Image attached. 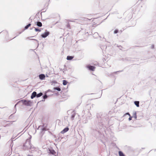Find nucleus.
Here are the masks:
<instances>
[{"mask_svg":"<svg viewBox=\"0 0 156 156\" xmlns=\"http://www.w3.org/2000/svg\"><path fill=\"white\" fill-rule=\"evenodd\" d=\"M23 104L27 106H30L32 105V102L30 101L24 100L23 101Z\"/></svg>","mask_w":156,"mask_h":156,"instance_id":"nucleus-1","label":"nucleus"},{"mask_svg":"<svg viewBox=\"0 0 156 156\" xmlns=\"http://www.w3.org/2000/svg\"><path fill=\"white\" fill-rule=\"evenodd\" d=\"M24 147H26L25 149H31L30 143V142H26L24 145Z\"/></svg>","mask_w":156,"mask_h":156,"instance_id":"nucleus-2","label":"nucleus"},{"mask_svg":"<svg viewBox=\"0 0 156 156\" xmlns=\"http://www.w3.org/2000/svg\"><path fill=\"white\" fill-rule=\"evenodd\" d=\"M49 34V32H46L41 35V36L42 37L45 38Z\"/></svg>","mask_w":156,"mask_h":156,"instance_id":"nucleus-3","label":"nucleus"},{"mask_svg":"<svg viewBox=\"0 0 156 156\" xmlns=\"http://www.w3.org/2000/svg\"><path fill=\"white\" fill-rule=\"evenodd\" d=\"M87 68L89 69L92 71H94V69H95V67L94 66H90L89 65L87 66Z\"/></svg>","mask_w":156,"mask_h":156,"instance_id":"nucleus-4","label":"nucleus"},{"mask_svg":"<svg viewBox=\"0 0 156 156\" xmlns=\"http://www.w3.org/2000/svg\"><path fill=\"white\" fill-rule=\"evenodd\" d=\"M69 129L68 127H66L64 128L61 132V133L63 134L69 130Z\"/></svg>","mask_w":156,"mask_h":156,"instance_id":"nucleus-5","label":"nucleus"},{"mask_svg":"<svg viewBox=\"0 0 156 156\" xmlns=\"http://www.w3.org/2000/svg\"><path fill=\"white\" fill-rule=\"evenodd\" d=\"M39 78L41 80H44L45 78V76L44 74H41L39 75Z\"/></svg>","mask_w":156,"mask_h":156,"instance_id":"nucleus-6","label":"nucleus"},{"mask_svg":"<svg viewBox=\"0 0 156 156\" xmlns=\"http://www.w3.org/2000/svg\"><path fill=\"white\" fill-rule=\"evenodd\" d=\"M37 95V93L36 92L34 91L32 94V95L31 96V99H33Z\"/></svg>","mask_w":156,"mask_h":156,"instance_id":"nucleus-7","label":"nucleus"},{"mask_svg":"<svg viewBox=\"0 0 156 156\" xmlns=\"http://www.w3.org/2000/svg\"><path fill=\"white\" fill-rule=\"evenodd\" d=\"M73 57L71 56H68L67 58V59L68 60H71L73 58Z\"/></svg>","mask_w":156,"mask_h":156,"instance_id":"nucleus-8","label":"nucleus"},{"mask_svg":"<svg viewBox=\"0 0 156 156\" xmlns=\"http://www.w3.org/2000/svg\"><path fill=\"white\" fill-rule=\"evenodd\" d=\"M37 25L39 27H41L42 26V24L41 22H38L37 23Z\"/></svg>","mask_w":156,"mask_h":156,"instance_id":"nucleus-9","label":"nucleus"},{"mask_svg":"<svg viewBox=\"0 0 156 156\" xmlns=\"http://www.w3.org/2000/svg\"><path fill=\"white\" fill-rule=\"evenodd\" d=\"M139 101H135L134 102V103L135 105L137 107H139Z\"/></svg>","mask_w":156,"mask_h":156,"instance_id":"nucleus-10","label":"nucleus"},{"mask_svg":"<svg viewBox=\"0 0 156 156\" xmlns=\"http://www.w3.org/2000/svg\"><path fill=\"white\" fill-rule=\"evenodd\" d=\"M119 156H125L123 153L121 151H119Z\"/></svg>","mask_w":156,"mask_h":156,"instance_id":"nucleus-11","label":"nucleus"},{"mask_svg":"<svg viewBox=\"0 0 156 156\" xmlns=\"http://www.w3.org/2000/svg\"><path fill=\"white\" fill-rule=\"evenodd\" d=\"M51 153L53 155H55L56 154L55 152L53 150H51L50 151Z\"/></svg>","mask_w":156,"mask_h":156,"instance_id":"nucleus-12","label":"nucleus"},{"mask_svg":"<svg viewBox=\"0 0 156 156\" xmlns=\"http://www.w3.org/2000/svg\"><path fill=\"white\" fill-rule=\"evenodd\" d=\"M42 95V93H40L36 95L37 97H39Z\"/></svg>","mask_w":156,"mask_h":156,"instance_id":"nucleus-13","label":"nucleus"},{"mask_svg":"<svg viewBox=\"0 0 156 156\" xmlns=\"http://www.w3.org/2000/svg\"><path fill=\"white\" fill-rule=\"evenodd\" d=\"M67 82L66 80H63V84L64 85H66L67 84Z\"/></svg>","mask_w":156,"mask_h":156,"instance_id":"nucleus-14","label":"nucleus"},{"mask_svg":"<svg viewBox=\"0 0 156 156\" xmlns=\"http://www.w3.org/2000/svg\"><path fill=\"white\" fill-rule=\"evenodd\" d=\"M54 90H57L58 91H60L61 90V89L59 87H54Z\"/></svg>","mask_w":156,"mask_h":156,"instance_id":"nucleus-15","label":"nucleus"},{"mask_svg":"<svg viewBox=\"0 0 156 156\" xmlns=\"http://www.w3.org/2000/svg\"><path fill=\"white\" fill-rule=\"evenodd\" d=\"M31 25V24L29 23L25 27V29H27L29 27H30Z\"/></svg>","mask_w":156,"mask_h":156,"instance_id":"nucleus-16","label":"nucleus"},{"mask_svg":"<svg viewBox=\"0 0 156 156\" xmlns=\"http://www.w3.org/2000/svg\"><path fill=\"white\" fill-rule=\"evenodd\" d=\"M35 30L36 31H39V32L41 31L40 30L36 28H35Z\"/></svg>","mask_w":156,"mask_h":156,"instance_id":"nucleus-17","label":"nucleus"},{"mask_svg":"<svg viewBox=\"0 0 156 156\" xmlns=\"http://www.w3.org/2000/svg\"><path fill=\"white\" fill-rule=\"evenodd\" d=\"M118 32V30H116L114 31V33L115 34H116V33H117Z\"/></svg>","mask_w":156,"mask_h":156,"instance_id":"nucleus-18","label":"nucleus"},{"mask_svg":"<svg viewBox=\"0 0 156 156\" xmlns=\"http://www.w3.org/2000/svg\"><path fill=\"white\" fill-rule=\"evenodd\" d=\"M74 115H72V116L71 118H72V120H73V118H74Z\"/></svg>","mask_w":156,"mask_h":156,"instance_id":"nucleus-19","label":"nucleus"},{"mask_svg":"<svg viewBox=\"0 0 156 156\" xmlns=\"http://www.w3.org/2000/svg\"><path fill=\"white\" fill-rule=\"evenodd\" d=\"M47 98V96L45 95L44 96V99H45Z\"/></svg>","mask_w":156,"mask_h":156,"instance_id":"nucleus-20","label":"nucleus"},{"mask_svg":"<svg viewBox=\"0 0 156 156\" xmlns=\"http://www.w3.org/2000/svg\"><path fill=\"white\" fill-rule=\"evenodd\" d=\"M132 117L130 116V117L129 119V120L130 121L132 119Z\"/></svg>","mask_w":156,"mask_h":156,"instance_id":"nucleus-21","label":"nucleus"},{"mask_svg":"<svg viewBox=\"0 0 156 156\" xmlns=\"http://www.w3.org/2000/svg\"><path fill=\"white\" fill-rule=\"evenodd\" d=\"M126 114L129 115V116H130V115L129 114V113H126L125 115H126Z\"/></svg>","mask_w":156,"mask_h":156,"instance_id":"nucleus-22","label":"nucleus"},{"mask_svg":"<svg viewBox=\"0 0 156 156\" xmlns=\"http://www.w3.org/2000/svg\"><path fill=\"white\" fill-rule=\"evenodd\" d=\"M30 37H28V38L29 39H31V38H30Z\"/></svg>","mask_w":156,"mask_h":156,"instance_id":"nucleus-23","label":"nucleus"},{"mask_svg":"<svg viewBox=\"0 0 156 156\" xmlns=\"http://www.w3.org/2000/svg\"><path fill=\"white\" fill-rule=\"evenodd\" d=\"M28 156H33L32 155H28Z\"/></svg>","mask_w":156,"mask_h":156,"instance_id":"nucleus-24","label":"nucleus"},{"mask_svg":"<svg viewBox=\"0 0 156 156\" xmlns=\"http://www.w3.org/2000/svg\"><path fill=\"white\" fill-rule=\"evenodd\" d=\"M154 48V45H152V48Z\"/></svg>","mask_w":156,"mask_h":156,"instance_id":"nucleus-25","label":"nucleus"},{"mask_svg":"<svg viewBox=\"0 0 156 156\" xmlns=\"http://www.w3.org/2000/svg\"><path fill=\"white\" fill-rule=\"evenodd\" d=\"M135 118L136 119V115H135Z\"/></svg>","mask_w":156,"mask_h":156,"instance_id":"nucleus-26","label":"nucleus"},{"mask_svg":"<svg viewBox=\"0 0 156 156\" xmlns=\"http://www.w3.org/2000/svg\"><path fill=\"white\" fill-rule=\"evenodd\" d=\"M33 40H35V41H37V40H36V39H33Z\"/></svg>","mask_w":156,"mask_h":156,"instance_id":"nucleus-27","label":"nucleus"}]
</instances>
